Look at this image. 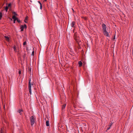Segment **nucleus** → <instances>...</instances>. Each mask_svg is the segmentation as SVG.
<instances>
[{"mask_svg": "<svg viewBox=\"0 0 133 133\" xmlns=\"http://www.w3.org/2000/svg\"><path fill=\"white\" fill-rule=\"evenodd\" d=\"M103 32L104 35L107 37H109L110 35L109 32L107 31V27L104 24H103L102 25Z\"/></svg>", "mask_w": 133, "mask_h": 133, "instance_id": "obj_1", "label": "nucleus"}, {"mask_svg": "<svg viewBox=\"0 0 133 133\" xmlns=\"http://www.w3.org/2000/svg\"><path fill=\"white\" fill-rule=\"evenodd\" d=\"M36 117L34 116H31L30 118V120L31 125H33L35 123Z\"/></svg>", "mask_w": 133, "mask_h": 133, "instance_id": "obj_2", "label": "nucleus"}, {"mask_svg": "<svg viewBox=\"0 0 133 133\" xmlns=\"http://www.w3.org/2000/svg\"><path fill=\"white\" fill-rule=\"evenodd\" d=\"M29 92L30 94H31V85L30 82L31 79H29Z\"/></svg>", "mask_w": 133, "mask_h": 133, "instance_id": "obj_3", "label": "nucleus"}, {"mask_svg": "<svg viewBox=\"0 0 133 133\" xmlns=\"http://www.w3.org/2000/svg\"><path fill=\"white\" fill-rule=\"evenodd\" d=\"M24 28H26V24H25L23 25H21L20 26V29H21V31H23Z\"/></svg>", "mask_w": 133, "mask_h": 133, "instance_id": "obj_4", "label": "nucleus"}, {"mask_svg": "<svg viewBox=\"0 0 133 133\" xmlns=\"http://www.w3.org/2000/svg\"><path fill=\"white\" fill-rule=\"evenodd\" d=\"M5 39L7 42H9L10 40L9 36H4Z\"/></svg>", "mask_w": 133, "mask_h": 133, "instance_id": "obj_5", "label": "nucleus"}, {"mask_svg": "<svg viewBox=\"0 0 133 133\" xmlns=\"http://www.w3.org/2000/svg\"><path fill=\"white\" fill-rule=\"evenodd\" d=\"M74 37L75 40H77L78 39V37L76 34L75 33L74 34Z\"/></svg>", "mask_w": 133, "mask_h": 133, "instance_id": "obj_6", "label": "nucleus"}, {"mask_svg": "<svg viewBox=\"0 0 133 133\" xmlns=\"http://www.w3.org/2000/svg\"><path fill=\"white\" fill-rule=\"evenodd\" d=\"M46 126H49V121H48V120L46 121Z\"/></svg>", "mask_w": 133, "mask_h": 133, "instance_id": "obj_7", "label": "nucleus"}, {"mask_svg": "<svg viewBox=\"0 0 133 133\" xmlns=\"http://www.w3.org/2000/svg\"><path fill=\"white\" fill-rule=\"evenodd\" d=\"M75 24V22H72L71 24V26L72 27H74V25Z\"/></svg>", "mask_w": 133, "mask_h": 133, "instance_id": "obj_8", "label": "nucleus"}, {"mask_svg": "<svg viewBox=\"0 0 133 133\" xmlns=\"http://www.w3.org/2000/svg\"><path fill=\"white\" fill-rule=\"evenodd\" d=\"M23 111V110L22 109H20L18 111V112L20 114H21Z\"/></svg>", "mask_w": 133, "mask_h": 133, "instance_id": "obj_9", "label": "nucleus"}, {"mask_svg": "<svg viewBox=\"0 0 133 133\" xmlns=\"http://www.w3.org/2000/svg\"><path fill=\"white\" fill-rule=\"evenodd\" d=\"M13 49H14V51L15 52H17V50L16 49V46L15 45H14L13 46Z\"/></svg>", "mask_w": 133, "mask_h": 133, "instance_id": "obj_10", "label": "nucleus"}, {"mask_svg": "<svg viewBox=\"0 0 133 133\" xmlns=\"http://www.w3.org/2000/svg\"><path fill=\"white\" fill-rule=\"evenodd\" d=\"M78 64L79 65V66H81L82 65V63L81 61H79L78 62Z\"/></svg>", "mask_w": 133, "mask_h": 133, "instance_id": "obj_11", "label": "nucleus"}, {"mask_svg": "<svg viewBox=\"0 0 133 133\" xmlns=\"http://www.w3.org/2000/svg\"><path fill=\"white\" fill-rule=\"evenodd\" d=\"M66 105V104H63V105L62 106V109H64V108H65V107Z\"/></svg>", "mask_w": 133, "mask_h": 133, "instance_id": "obj_12", "label": "nucleus"}, {"mask_svg": "<svg viewBox=\"0 0 133 133\" xmlns=\"http://www.w3.org/2000/svg\"><path fill=\"white\" fill-rule=\"evenodd\" d=\"M12 18L14 20L17 19V18L16 17V16L15 15L13 16Z\"/></svg>", "mask_w": 133, "mask_h": 133, "instance_id": "obj_13", "label": "nucleus"}, {"mask_svg": "<svg viewBox=\"0 0 133 133\" xmlns=\"http://www.w3.org/2000/svg\"><path fill=\"white\" fill-rule=\"evenodd\" d=\"M8 6H6L5 8V10L6 11V12L7 11L8 9Z\"/></svg>", "mask_w": 133, "mask_h": 133, "instance_id": "obj_14", "label": "nucleus"}, {"mask_svg": "<svg viewBox=\"0 0 133 133\" xmlns=\"http://www.w3.org/2000/svg\"><path fill=\"white\" fill-rule=\"evenodd\" d=\"M2 17V14L0 12V20L1 19Z\"/></svg>", "mask_w": 133, "mask_h": 133, "instance_id": "obj_15", "label": "nucleus"}, {"mask_svg": "<svg viewBox=\"0 0 133 133\" xmlns=\"http://www.w3.org/2000/svg\"><path fill=\"white\" fill-rule=\"evenodd\" d=\"M1 133H4L3 130L2 129L1 130Z\"/></svg>", "mask_w": 133, "mask_h": 133, "instance_id": "obj_16", "label": "nucleus"}, {"mask_svg": "<svg viewBox=\"0 0 133 133\" xmlns=\"http://www.w3.org/2000/svg\"><path fill=\"white\" fill-rule=\"evenodd\" d=\"M34 51H33L32 52V54H31V55H32L33 56H34Z\"/></svg>", "mask_w": 133, "mask_h": 133, "instance_id": "obj_17", "label": "nucleus"}, {"mask_svg": "<svg viewBox=\"0 0 133 133\" xmlns=\"http://www.w3.org/2000/svg\"><path fill=\"white\" fill-rule=\"evenodd\" d=\"M26 44V42L25 41L23 43V45H25Z\"/></svg>", "mask_w": 133, "mask_h": 133, "instance_id": "obj_18", "label": "nucleus"}, {"mask_svg": "<svg viewBox=\"0 0 133 133\" xmlns=\"http://www.w3.org/2000/svg\"><path fill=\"white\" fill-rule=\"evenodd\" d=\"M42 4L40 5V9H42Z\"/></svg>", "mask_w": 133, "mask_h": 133, "instance_id": "obj_19", "label": "nucleus"}, {"mask_svg": "<svg viewBox=\"0 0 133 133\" xmlns=\"http://www.w3.org/2000/svg\"><path fill=\"white\" fill-rule=\"evenodd\" d=\"M112 125V123H111L109 125V126L110 127H111V126Z\"/></svg>", "mask_w": 133, "mask_h": 133, "instance_id": "obj_20", "label": "nucleus"}, {"mask_svg": "<svg viewBox=\"0 0 133 133\" xmlns=\"http://www.w3.org/2000/svg\"><path fill=\"white\" fill-rule=\"evenodd\" d=\"M11 6V4H9L8 5V6H8V7H9V6Z\"/></svg>", "mask_w": 133, "mask_h": 133, "instance_id": "obj_21", "label": "nucleus"}, {"mask_svg": "<svg viewBox=\"0 0 133 133\" xmlns=\"http://www.w3.org/2000/svg\"><path fill=\"white\" fill-rule=\"evenodd\" d=\"M18 73L19 74H21V71L20 70H19V71Z\"/></svg>", "mask_w": 133, "mask_h": 133, "instance_id": "obj_22", "label": "nucleus"}, {"mask_svg": "<svg viewBox=\"0 0 133 133\" xmlns=\"http://www.w3.org/2000/svg\"><path fill=\"white\" fill-rule=\"evenodd\" d=\"M38 2L40 4V5L42 4L39 1H38Z\"/></svg>", "mask_w": 133, "mask_h": 133, "instance_id": "obj_23", "label": "nucleus"}, {"mask_svg": "<svg viewBox=\"0 0 133 133\" xmlns=\"http://www.w3.org/2000/svg\"><path fill=\"white\" fill-rule=\"evenodd\" d=\"M17 19H15V20H14V23H15V22L16 21V20Z\"/></svg>", "mask_w": 133, "mask_h": 133, "instance_id": "obj_24", "label": "nucleus"}, {"mask_svg": "<svg viewBox=\"0 0 133 133\" xmlns=\"http://www.w3.org/2000/svg\"><path fill=\"white\" fill-rule=\"evenodd\" d=\"M110 127H109V128H108L107 129V130H109V129H110Z\"/></svg>", "mask_w": 133, "mask_h": 133, "instance_id": "obj_25", "label": "nucleus"}, {"mask_svg": "<svg viewBox=\"0 0 133 133\" xmlns=\"http://www.w3.org/2000/svg\"><path fill=\"white\" fill-rule=\"evenodd\" d=\"M110 127H109V128H108L107 129V130H109V129H110Z\"/></svg>", "mask_w": 133, "mask_h": 133, "instance_id": "obj_26", "label": "nucleus"}, {"mask_svg": "<svg viewBox=\"0 0 133 133\" xmlns=\"http://www.w3.org/2000/svg\"><path fill=\"white\" fill-rule=\"evenodd\" d=\"M17 20L18 22H19L20 21L19 20H18L17 19Z\"/></svg>", "mask_w": 133, "mask_h": 133, "instance_id": "obj_27", "label": "nucleus"}, {"mask_svg": "<svg viewBox=\"0 0 133 133\" xmlns=\"http://www.w3.org/2000/svg\"><path fill=\"white\" fill-rule=\"evenodd\" d=\"M27 17H26V18H25V20H27Z\"/></svg>", "mask_w": 133, "mask_h": 133, "instance_id": "obj_28", "label": "nucleus"}, {"mask_svg": "<svg viewBox=\"0 0 133 133\" xmlns=\"http://www.w3.org/2000/svg\"><path fill=\"white\" fill-rule=\"evenodd\" d=\"M47 0H44V1H46Z\"/></svg>", "mask_w": 133, "mask_h": 133, "instance_id": "obj_29", "label": "nucleus"}, {"mask_svg": "<svg viewBox=\"0 0 133 133\" xmlns=\"http://www.w3.org/2000/svg\"><path fill=\"white\" fill-rule=\"evenodd\" d=\"M24 22H25V23H26V21H25V20H24Z\"/></svg>", "mask_w": 133, "mask_h": 133, "instance_id": "obj_30", "label": "nucleus"}, {"mask_svg": "<svg viewBox=\"0 0 133 133\" xmlns=\"http://www.w3.org/2000/svg\"><path fill=\"white\" fill-rule=\"evenodd\" d=\"M115 37L114 38V39H115Z\"/></svg>", "mask_w": 133, "mask_h": 133, "instance_id": "obj_31", "label": "nucleus"}]
</instances>
